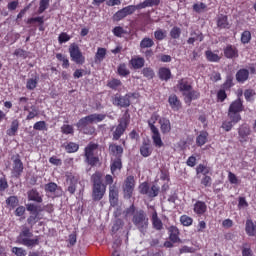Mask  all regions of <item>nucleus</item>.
<instances>
[{
    "label": "nucleus",
    "mask_w": 256,
    "mask_h": 256,
    "mask_svg": "<svg viewBox=\"0 0 256 256\" xmlns=\"http://www.w3.org/2000/svg\"><path fill=\"white\" fill-rule=\"evenodd\" d=\"M112 33L115 37L121 38L123 35H126L127 31L121 26H116L113 28Z\"/></svg>",
    "instance_id": "338daca9"
},
{
    "label": "nucleus",
    "mask_w": 256,
    "mask_h": 256,
    "mask_svg": "<svg viewBox=\"0 0 256 256\" xmlns=\"http://www.w3.org/2000/svg\"><path fill=\"white\" fill-rule=\"evenodd\" d=\"M141 10L139 8V4L137 5H128L120 10H118L114 16L113 19L114 21H121L122 19H125V17H128V15H133L135 11Z\"/></svg>",
    "instance_id": "9b49d317"
},
{
    "label": "nucleus",
    "mask_w": 256,
    "mask_h": 256,
    "mask_svg": "<svg viewBox=\"0 0 256 256\" xmlns=\"http://www.w3.org/2000/svg\"><path fill=\"white\" fill-rule=\"evenodd\" d=\"M123 169L122 158H111L110 171L112 175H115L116 171H121Z\"/></svg>",
    "instance_id": "cd10ccee"
},
{
    "label": "nucleus",
    "mask_w": 256,
    "mask_h": 256,
    "mask_svg": "<svg viewBox=\"0 0 256 256\" xmlns=\"http://www.w3.org/2000/svg\"><path fill=\"white\" fill-rule=\"evenodd\" d=\"M33 23H39V25H40L39 31H45V29L43 28L45 19L43 16L28 18L26 21L27 25H33Z\"/></svg>",
    "instance_id": "58836bf2"
},
{
    "label": "nucleus",
    "mask_w": 256,
    "mask_h": 256,
    "mask_svg": "<svg viewBox=\"0 0 256 256\" xmlns=\"http://www.w3.org/2000/svg\"><path fill=\"white\" fill-rule=\"evenodd\" d=\"M224 57L226 59H237L239 57V50L237 47L229 44L224 48Z\"/></svg>",
    "instance_id": "412c9836"
},
{
    "label": "nucleus",
    "mask_w": 256,
    "mask_h": 256,
    "mask_svg": "<svg viewBox=\"0 0 256 256\" xmlns=\"http://www.w3.org/2000/svg\"><path fill=\"white\" fill-rule=\"evenodd\" d=\"M66 183H68V193L70 195H75V191H77V183H79V178L75 177L73 174H66Z\"/></svg>",
    "instance_id": "f3484780"
},
{
    "label": "nucleus",
    "mask_w": 256,
    "mask_h": 256,
    "mask_svg": "<svg viewBox=\"0 0 256 256\" xmlns=\"http://www.w3.org/2000/svg\"><path fill=\"white\" fill-rule=\"evenodd\" d=\"M245 111V106L243 105V100L237 98L231 102L228 108V118L233 119V121H241V113Z\"/></svg>",
    "instance_id": "0eeeda50"
},
{
    "label": "nucleus",
    "mask_w": 256,
    "mask_h": 256,
    "mask_svg": "<svg viewBox=\"0 0 256 256\" xmlns=\"http://www.w3.org/2000/svg\"><path fill=\"white\" fill-rule=\"evenodd\" d=\"M217 27L219 29H229V20L227 15L221 14L217 18Z\"/></svg>",
    "instance_id": "ea45409f"
},
{
    "label": "nucleus",
    "mask_w": 256,
    "mask_h": 256,
    "mask_svg": "<svg viewBox=\"0 0 256 256\" xmlns=\"http://www.w3.org/2000/svg\"><path fill=\"white\" fill-rule=\"evenodd\" d=\"M151 153H153L151 143L144 141L140 146V155H142V157H151Z\"/></svg>",
    "instance_id": "72a5a7b5"
},
{
    "label": "nucleus",
    "mask_w": 256,
    "mask_h": 256,
    "mask_svg": "<svg viewBox=\"0 0 256 256\" xmlns=\"http://www.w3.org/2000/svg\"><path fill=\"white\" fill-rule=\"evenodd\" d=\"M23 161H21V156L19 154L16 155L15 159L13 160V166H12V176L16 179H19L21 175L23 174Z\"/></svg>",
    "instance_id": "4468645a"
},
{
    "label": "nucleus",
    "mask_w": 256,
    "mask_h": 256,
    "mask_svg": "<svg viewBox=\"0 0 256 256\" xmlns=\"http://www.w3.org/2000/svg\"><path fill=\"white\" fill-rule=\"evenodd\" d=\"M249 79V70L242 68L236 73V81L237 83H245Z\"/></svg>",
    "instance_id": "c9c22d12"
},
{
    "label": "nucleus",
    "mask_w": 256,
    "mask_h": 256,
    "mask_svg": "<svg viewBox=\"0 0 256 256\" xmlns=\"http://www.w3.org/2000/svg\"><path fill=\"white\" fill-rule=\"evenodd\" d=\"M241 43L243 45H247V43H251V31L245 30L241 34Z\"/></svg>",
    "instance_id": "680f3d73"
},
{
    "label": "nucleus",
    "mask_w": 256,
    "mask_h": 256,
    "mask_svg": "<svg viewBox=\"0 0 256 256\" xmlns=\"http://www.w3.org/2000/svg\"><path fill=\"white\" fill-rule=\"evenodd\" d=\"M184 99H185V103H189V105H191L192 101H195L197 99H199V97H201V93L197 90H193L191 89L190 91L184 92Z\"/></svg>",
    "instance_id": "b1692460"
},
{
    "label": "nucleus",
    "mask_w": 256,
    "mask_h": 256,
    "mask_svg": "<svg viewBox=\"0 0 256 256\" xmlns=\"http://www.w3.org/2000/svg\"><path fill=\"white\" fill-rule=\"evenodd\" d=\"M89 123L91 122L83 117L76 123V127L84 135H95V127Z\"/></svg>",
    "instance_id": "f8f14e48"
},
{
    "label": "nucleus",
    "mask_w": 256,
    "mask_h": 256,
    "mask_svg": "<svg viewBox=\"0 0 256 256\" xmlns=\"http://www.w3.org/2000/svg\"><path fill=\"white\" fill-rule=\"evenodd\" d=\"M39 213H31L30 217L27 218V223L29 226H22L19 235L17 236V243L19 245H24V247H28V249H33V247H37L39 245V236L33 237V227L39 223Z\"/></svg>",
    "instance_id": "f257e3e1"
},
{
    "label": "nucleus",
    "mask_w": 256,
    "mask_h": 256,
    "mask_svg": "<svg viewBox=\"0 0 256 256\" xmlns=\"http://www.w3.org/2000/svg\"><path fill=\"white\" fill-rule=\"evenodd\" d=\"M39 83V76H35L34 78H30L26 82V89L28 91H33L37 88V85Z\"/></svg>",
    "instance_id": "c03bdc74"
},
{
    "label": "nucleus",
    "mask_w": 256,
    "mask_h": 256,
    "mask_svg": "<svg viewBox=\"0 0 256 256\" xmlns=\"http://www.w3.org/2000/svg\"><path fill=\"white\" fill-rule=\"evenodd\" d=\"M70 53L71 61L76 63V65H83L85 63V56H83V52H81V48L76 43H72L68 49Z\"/></svg>",
    "instance_id": "1a4fd4ad"
},
{
    "label": "nucleus",
    "mask_w": 256,
    "mask_h": 256,
    "mask_svg": "<svg viewBox=\"0 0 256 256\" xmlns=\"http://www.w3.org/2000/svg\"><path fill=\"white\" fill-rule=\"evenodd\" d=\"M109 201L111 207L119 205V190L116 185L109 186Z\"/></svg>",
    "instance_id": "a211bd4d"
},
{
    "label": "nucleus",
    "mask_w": 256,
    "mask_h": 256,
    "mask_svg": "<svg viewBox=\"0 0 256 256\" xmlns=\"http://www.w3.org/2000/svg\"><path fill=\"white\" fill-rule=\"evenodd\" d=\"M209 139V132L201 131L200 134L196 137V145L198 147H203L207 140Z\"/></svg>",
    "instance_id": "4c0bfd02"
},
{
    "label": "nucleus",
    "mask_w": 256,
    "mask_h": 256,
    "mask_svg": "<svg viewBox=\"0 0 256 256\" xmlns=\"http://www.w3.org/2000/svg\"><path fill=\"white\" fill-rule=\"evenodd\" d=\"M165 37H167V32L165 30L157 29L156 31H154V38L156 39V41H163Z\"/></svg>",
    "instance_id": "e2e57ef3"
},
{
    "label": "nucleus",
    "mask_w": 256,
    "mask_h": 256,
    "mask_svg": "<svg viewBox=\"0 0 256 256\" xmlns=\"http://www.w3.org/2000/svg\"><path fill=\"white\" fill-rule=\"evenodd\" d=\"M61 133H63V135H73L75 133V129L73 128V125L64 124L61 127Z\"/></svg>",
    "instance_id": "bf43d9fd"
},
{
    "label": "nucleus",
    "mask_w": 256,
    "mask_h": 256,
    "mask_svg": "<svg viewBox=\"0 0 256 256\" xmlns=\"http://www.w3.org/2000/svg\"><path fill=\"white\" fill-rule=\"evenodd\" d=\"M99 150V144L95 142H90L84 148V161L90 167H97L99 165V155H97V151Z\"/></svg>",
    "instance_id": "20e7f679"
},
{
    "label": "nucleus",
    "mask_w": 256,
    "mask_h": 256,
    "mask_svg": "<svg viewBox=\"0 0 256 256\" xmlns=\"http://www.w3.org/2000/svg\"><path fill=\"white\" fill-rule=\"evenodd\" d=\"M132 223L140 233H147V229H149V217H147L145 210H136L132 217Z\"/></svg>",
    "instance_id": "423d86ee"
},
{
    "label": "nucleus",
    "mask_w": 256,
    "mask_h": 256,
    "mask_svg": "<svg viewBox=\"0 0 256 256\" xmlns=\"http://www.w3.org/2000/svg\"><path fill=\"white\" fill-rule=\"evenodd\" d=\"M31 111L28 112V115L26 116L27 121H31L32 119H35V117H39V109L35 106H31Z\"/></svg>",
    "instance_id": "0e129e2a"
},
{
    "label": "nucleus",
    "mask_w": 256,
    "mask_h": 256,
    "mask_svg": "<svg viewBox=\"0 0 256 256\" xmlns=\"http://www.w3.org/2000/svg\"><path fill=\"white\" fill-rule=\"evenodd\" d=\"M130 69L135 71L143 69L145 67V58L141 56H134L129 61Z\"/></svg>",
    "instance_id": "6ab92c4d"
},
{
    "label": "nucleus",
    "mask_w": 256,
    "mask_h": 256,
    "mask_svg": "<svg viewBox=\"0 0 256 256\" xmlns=\"http://www.w3.org/2000/svg\"><path fill=\"white\" fill-rule=\"evenodd\" d=\"M158 77L160 81H169V79L172 77L171 69L167 67H160L158 70Z\"/></svg>",
    "instance_id": "c85d7f7f"
},
{
    "label": "nucleus",
    "mask_w": 256,
    "mask_h": 256,
    "mask_svg": "<svg viewBox=\"0 0 256 256\" xmlns=\"http://www.w3.org/2000/svg\"><path fill=\"white\" fill-rule=\"evenodd\" d=\"M64 149L66 153H77V151H79V144L75 142H68L64 144Z\"/></svg>",
    "instance_id": "de8ad7c7"
},
{
    "label": "nucleus",
    "mask_w": 256,
    "mask_h": 256,
    "mask_svg": "<svg viewBox=\"0 0 256 256\" xmlns=\"http://www.w3.org/2000/svg\"><path fill=\"white\" fill-rule=\"evenodd\" d=\"M161 3V0H145L138 4V8L147 9V7H157Z\"/></svg>",
    "instance_id": "79ce46f5"
},
{
    "label": "nucleus",
    "mask_w": 256,
    "mask_h": 256,
    "mask_svg": "<svg viewBox=\"0 0 256 256\" xmlns=\"http://www.w3.org/2000/svg\"><path fill=\"white\" fill-rule=\"evenodd\" d=\"M17 131H19V120L15 119L11 122L10 128L7 129L6 135H8V137H15Z\"/></svg>",
    "instance_id": "e433bc0d"
},
{
    "label": "nucleus",
    "mask_w": 256,
    "mask_h": 256,
    "mask_svg": "<svg viewBox=\"0 0 256 256\" xmlns=\"http://www.w3.org/2000/svg\"><path fill=\"white\" fill-rule=\"evenodd\" d=\"M235 83H233V75L229 74L226 76L225 82L221 85V89L224 91H231V87H233Z\"/></svg>",
    "instance_id": "a18cd8bd"
},
{
    "label": "nucleus",
    "mask_w": 256,
    "mask_h": 256,
    "mask_svg": "<svg viewBox=\"0 0 256 256\" xmlns=\"http://www.w3.org/2000/svg\"><path fill=\"white\" fill-rule=\"evenodd\" d=\"M28 201H34V203H43V196L37 191V189L33 188L27 192Z\"/></svg>",
    "instance_id": "bb28decb"
},
{
    "label": "nucleus",
    "mask_w": 256,
    "mask_h": 256,
    "mask_svg": "<svg viewBox=\"0 0 256 256\" xmlns=\"http://www.w3.org/2000/svg\"><path fill=\"white\" fill-rule=\"evenodd\" d=\"M12 253H14L16 256H27V251L21 247H13Z\"/></svg>",
    "instance_id": "774afa93"
},
{
    "label": "nucleus",
    "mask_w": 256,
    "mask_h": 256,
    "mask_svg": "<svg viewBox=\"0 0 256 256\" xmlns=\"http://www.w3.org/2000/svg\"><path fill=\"white\" fill-rule=\"evenodd\" d=\"M103 179V174L101 172H95L91 176L92 181V200L93 201H101L103 197H105V193H107V185L103 184L101 181Z\"/></svg>",
    "instance_id": "f03ea898"
},
{
    "label": "nucleus",
    "mask_w": 256,
    "mask_h": 256,
    "mask_svg": "<svg viewBox=\"0 0 256 256\" xmlns=\"http://www.w3.org/2000/svg\"><path fill=\"white\" fill-rule=\"evenodd\" d=\"M211 173V168L205 164H199L196 167V175H208Z\"/></svg>",
    "instance_id": "8fccbe9b"
},
{
    "label": "nucleus",
    "mask_w": 256,
    "mask_h": 256,
    "mask_svg": "<svg viewBox=\"0 0 256 256\" xmlns=\"http://www.w3.org/2000/svg\"><path fill=\"white\" fill-rule=\"evenodd\" d=\"M117 73L120 77H127L128 75H131V71L127 68V64L125 63L119 64Z\"/></svg>",
    "instance_id": "49530a36"
},
{
    "label": "nucleus",
    "mask_w": 256,
    "mask_h": 256,
    "mask_svg": "<svg viewBox=\"0 0 256 256\" xmlns=\"http://www.w3.org/2000/svg\"><path fill=\"white\" fill-rule=\"evenodd\" d=\"M193 211L198 217H202V215L207 213V204L201 200H198L194 204Z\"/></svg>",
    "instance_id": "4be33fe9"
},
{
    "label": "nucleus",
    "mask_w": 256,
    "mask_h": 256,
    "mask_svg": "<svg viewBox=\"0 0 256 256\" xmlns=\"http://www.w3.org/2000/svg\"><path fill=\"white\" fill-rule=\"evenodd\" d=\"M130 121L131 115H129V110H126L122 118L119 120V124L111 129L113 141H119V139L123 137L125 131H127V127H129Z\"/></svg>",
    "instance_id": "39448f33"
},
{
    "label": "nucleus",
    "mask_w": 256,
    "mask_h": 256,
    "mask_svg": "<svg viewBox=\"0 0 256 256\" xmlns=\"http://www.w3.org/2000/svg\"><path fill=\"white\" fill-rule=\"evenodd\" d=\"M59 189V186L55 182H50L45 184L44 191L46 193H50L51 195L55 194V192Z\"/></svg>",
    "instance_id": "3c124183"
},
{
    "label": "nucleus",
    "mask_w": 256,
    "mask_h": 256,
    "mask_svg": "<svg viewBox=\"0 0 256 256\" xmlns=\"http://www.w3.org/2000/svg\"><path fill=\"white\" fill-rule=\"evenodd\" d=\"M151 221L153 229L156 231H161L163 229V221L160 220L157 211L152 213Z\"/></svg>",
    "instance_id": "473e14b6"
},
{
    "label": "nucleus",
    "mask_w": 256,
    "mask_h": 256,
    "mask_svg": "<svg viewBox=\"0 0 256 256\" xmlns=\"http://www.w3.org/2000/svg\"><path fill=\"white\" fill-rule=\"evenodd\" d=\"M135 213H137V210H135V205L132 204L130 207L126 208L123 211L124 219L131 217V215L133 217L135 215Z\"/></svg>",
    "instance_id": "69168bd1"
},
{
    "label": "nucleus",
    "mask_w": 256,
    "mask_h": 256,
    "mask_svg": "<svg viewBox=\"0 0 256 256\" xmlns=\"http://www.w3.org/2000/svg\"><path fill=\"white\" fill-rule=\"evenodd\" d=\"M123 227H125V222L123 219L117 218L112 226V233H117V231L121 230Z\"/></svg>",
    "instance_id": "864d4df0"
},
{
    "label": "nucleus",
    "mask_w": 256,
    "mask_h": 256,
    "mask_svg": "<svg viewBox=\"0 0 256 256\" xmlns=\"http://www.w3.org/2000/svg\"><path fill=\"white\" fill-rule=\"evenodd\" d=\"M168 103L172 111H180V109L183 107V104L181 103V100L179 99L177 94H171L168 97Z\"/></svg>",
    "instance_id": "aec40b11"
},
{
    "label": "nucleus",
    "mask_w": 256,
    "mask_h": 256,
    "mask_svg": "<svg viewBox=\"0 0 256 256\" xmlns=\"http://www.w3.org/2000/svg\"><path fill=\"white\" fill-rule=\"evenodd\" d=\"M177 89L180 91V93H187V91H191L193 89V86L189 83V80L187 78H182L178 81Z\"/></svg>",
    "instance_id": "393cba45"
},
{
    "label": "nucleus",
    "mask_w": 256,
    "mask_h": 256,
    "mask_svg": "<svg viewBox=\"0 0 256 256\" xmlns=\"http://www.w3.org/2000/svg\"><path fill=\"white\" fill-rule=\"evenodd\" d=\"M160 123V131L163 135H167V133H171V121L167 118H162L159 120Z\"/></svg>",
    "instance_id": "c756f323"
},
{
    "label": "nucleus",
    "mask_w": 256,
    "mask_h": 256,
    "mask_svg": "<svg viewBox=\"0 0 256 256\" xmlns=\"http://www.w3.org/2000/svg\"><path fill=\"white\" fill-rule=\"evenodd\" d=\"M157 121H159V114H157V112H154L148 120V127L150 128V131L152 133V141L154 147H156L157 149H161V147H164L165 143H163V140L161 139V133L159 132V128L155 126Z\"/></svg>",
    "instance_id": "7ed1b4c3"
},
{
    "label": "nucleus",
    "mask_w": 256,
    "mask_h": 256,
    "mask_svg": "<svg viewBox=\"0 0 256 256\" xmlns=\"http://www.w3.org/2000/svg\"><path fill=\"white\" fill-rule=\"evenodd\" d=\"M142 75L146 79L151 80V79H153V77H155V71L151 67H146V68H143Z\"/></svg>",
    "instance_id": "13d9d810"
},
{
    "label": "nucleus",
    "mask_w": 256,
    "mask_h": 256,
    "mask_svg": "<svg viewBox=\"0 0 256 256\" xmlns=\"http://www.w3.org/2000/svg\"><path fill=\"white\" fill-rule=\"evenodd\" d=\"M200 183L201 185H203V187H211V185H213V178H211V176H209L208 174L203 175Z\"/></svg>",
    "instance_id": "052dcab7"
},
{
    "label": "nucleus",
    "mask_w": 256,
    "mask_h": 256,
    "mask_svg": "<svg viewBox=\"0 0 256 256\" xmlns=\"http://www.w3.org/2000/svg\"><path fill=\"white\" fill-rule=\"evenodd\" d=\"M105 57H107V48L98 47L94 56V63L101 65L105 61Z\"/></svg>",
    "instance_id": "5701e85b"
},
{
    "label": "nucleus",
    "mask_w": 256,
    "mask_h": 256,
    "mask_svg": "<svg viewBox=\"0 0 256 256\" xmlns=\"http://www.w3.org/2000/svg\"><path fill=\"white\" fill-rule=\"evenodd\" d=\"M190 36L191 37L187 40L188 45H193L195 41H199L201 43V41L205 39L203 33H201L199 30L191 32Z\"/></svg>",
    "instance_id": "f704fd0d"
},
{
    "label": "nucleus",
    "mask_w": 256,
    "mask_h": 256,
    "mask_svg": "<svg viewBox=\"0 0 256 256\" xmlns=\"http://www.w3.org/2000/svg\"><path fill=\"white\" fill-rule=\"evenodd\" d=\"M140 195H146L148 199H155L159 195L161 189L159 186L153 184L149 187V183L143 182L138 187Z\"/></svg>",
    "instance_id": "6e6552de"
},
{
    "label": "nucleus",
    "mask_w": 256,
    "mask_h": 256,
    "mask_svg": "<svg viewBox=\"0 0 256 256\" xmlns=\"http://www.w3.org/2000/svg\"><path fill=\"white\" fill-rule=\"evenodd\" d=\"M179 233V228H177V226H170L168 228L169 240L172 243H179V241H181V238H179Z\"/></svg>",
    "instance_id": "a878e982"
},
{
    "label": "nucleus",
    "mask_w": 256,
    "mask_h": 256,
    "mask_svg": "<svg viewBox=\"0 0 256 256\" xmlns=\"http://www.w3.org/2000/svg\"><path fill=\"white\" fill-rule=\"evenodd\" d=\"M112 103L116 107L127 108L131 105V96H129V94H126L124 96L116 94L112 99Z\"/></svg>",
    "instance_id": "ddd939ff"
},
{
    "label": "nucleus",
    "mask_w": 256,
    "mask_h": 256,
    "mask_svg": "<svg viewBox=\"0 0 256 256\" xmlns=\"http://www.w3.org/2000/svg\"><path fill=\"white\" fill-rule=\"evenodd\" d=\"M121 85H123V82H121L117 78H113L107 82V87H109V89H112L113 91H117V89H119Z\"/></svg>",
    "instance_id": "09e8293b"
},
{
    "label": "nucleus",
    "mask_w": 256,
    "mask_h": 256,
    "mask_svg": "<svg viewBox=\"0 0 256 256\" xmlns=\"http://www.w3.org/2000/svg\"><path fill=\"white\" fill-rule=\"evenodd\" d=\"M205 57L207 61H209L210 63H219L221 61V56H219L218 54H215L211 50H207L205 52Z\"/></svg>",
    "instance_id": "a19ab883"
},
{
    "label": "nucleus",
    "mask_w": 256,
    "mask_h": 256,
    "mask_svg": "<svg viewBox=\"0 0 256 256\" xmlns=\"http://www.w3.org/2000/svg\"><path fill=\"white\" fill-rule=\"evenodd\" d=\"M56 59L58 61H61L62 62V67L63 69H69V59H67V56L61 54V53H58L56 54Z\"/></svg>",
    "instance_id": "6e6d98bb"
},
{
    "label": "nucleus",
    "mask_w": 256,
    "mask_h": 256,
    "mask_svg": "<svg viewBox=\"0 0 256 256\" xmlns=\"http://www.w3.org/2000/svg\"><path fill=\"white\" fill-rule=\"evenodd\" d=\"M180 223L184 227H191V225H193V218H191V216L188 215H182L180 217Z\"/></svg>",
    "instance_id": "4d7b16f0"
},
{
    "label": "nucleus",
    "mask_w": 256,
    "mask_h": 256,
    "mask_svg": "<svg viewBox=\"0 0 256 256\" xmlns=\"http://www.w3.org/2000/svg\"><path fill=\"white\" fill-rule=\"evenodd\" d=\"M245 232L248 237H255L256 235V223H253V220H246Z\"/></svg>",
    "instance_id": "7c9ffc66"
},
{
    "label": "nucleus",
    "mask_w": 256,
    "mask_h": 256,
    "mask_svg": "<svg viewBox=\"0 0 256 256\" xmlns=\"http://www.w3.org/2000/svg\"><path fill=\"white\" fill-rule=\"evenodd\" d=\"M135 185H136L135 176L133 175L127 176L122 186L124 199H131V197H133V193L135 191Z\"/></svg>",
    "instance_id": "9d476101"
},
{
    "label": "nucleus",
    "mask_w": 256,
    "mask_h": 256,
    "mask_svg": "<svg viewBox=\"0 0 256 256\" xmlns=\"http://www.w3.org/2000/svg\"><path fill=\"white\" fill-rule=\"evenodd\" d=\"M237 123H239V121H235L233 119H230L229 121H223L222 122V129H224V131L229 132L231 131V129H233V127L235 125H237Z\"/></svg>",
    "instance_id": "603ef678"
},
{
    "label": "nucleus",
    "mask_w": 256,
    "mask_h": 256,
    "mask_svg": "<svg viewBox=\"0 0 256 256\" xmlns=\"http://www.w3.org/2000/svg\"><path fill=\"white\" fill-rule=\"evenodd\" d=\"M108 151L111 159H123V146L110 143Z\"/></svg>",
    "instance_id": "2eb2a0df"
},
{
    "label": "nucleus",
    "mask_w": 256,
    "mask_h": 256,
    "mask_svg": "<svg viewBox=\"0 0 256 256\" xmlns=\"http://www.w3.org/2000/svg\"><path fill=\"white\" fill-rule=\"evenodd\" d=\"M238 135L240 143H247V141H249V135H251L249 124H242L238 128Z\"/></svg>",
    "instance_id": "dca6fc26"
},
{
    "label": "nucleus",
    "mask_w": 256,
    "mask_h": 256,
    "mask_svg": "<svg viewBox=\"0 0 256 256\" xmlns=\"http://www.w3.org/2000/svg\"><path fill=\"white\" fill-rule=\"evenodd\" d=\"M155 46V41L149 37H144L140 41V49H151V47Z\"/></svg>",
    "instance_id": "37998d69"
},
{
    "label": "nucleus",
    "mask_w": 256,
    "mask_h": 256,
    "mask_svg": "<svg viewBox=\"0 0 256 256\" xmlns=\"http://www.w3.org/2000/svg\"><path fill=\"white\" fill-rule=\"evenodd\" d=\"M89 123H101V121H105L107 119V114H90L84 117Z\"/></svg>",
    "instance_id": "2f4dec72"
},
{
    "label": "nucleus",
    "mask_w": 256,
    "mask_h": 256,
    "mask_svg": "<svg viewBox=\"0 0 256 256\" xmlns=\"http://www.w3.org/2000/svg\"><path fill=\"white\" fill-rule=\"evenodd\" d=\"M6 205H8V207H11V209H15V207L19 205V198L17 196H9L6 199Z\"/></svg>",
    "instance_id": "5fc2aeb1"
}]
</instances>
